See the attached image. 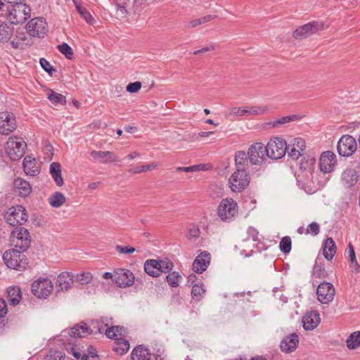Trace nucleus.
Here are the masks:
<instances>
[{
	"label": "nucleus",
	"instance_id": "f704fd0d",
	"mask_svg": "<svg viewBox=\"0 0 360 360\" xmlns=\"http://www.w3.org/2000/svg\"><path fill=\"white\" fill-rule=\"evenodd\" d=\"M13 34V27L9 26L7 23L3 22L0 25V42H8Z\"/></svg>",
	"mask_w": 360,
	"mask_h": 360
},
{
	"label": "nucleus",
	"instance_id": "9b49d317",
	"mask_svg": "<svg viewBox=\"0 0 360 360\" xmlns=\"http://www.w3.org/2000/svg\"><path fill=\"white\" fill-rule=\"evenodd\" d=\"M324 23L320 21H312L307 23L293 32V37L295 39H304L324 30Z\"/></svg>",
	"mask_w": 360,
	"mask_h": 360
},
{
	"label": "nucleus",
	"instance_id": "774afa93",
	"mask_svg": "<svg viewBox=\"0 0 360 360\" xmlns=\"http://www.w3.org/2000/svg\"><path fill=\"white\" fill-rule=\"evenodd\" d=\"M200 25H201V22L200 20V18H198V19H195V20H191L190 22H188L187 27L189 28H193Z\"/></svg>",
	"mask_w": 360,
	"mask_h": 360
},
{
	"label": "nucleus",
	"instance_id": "a211bd4d",
	"mask_svg": "<svg viewBox=\"0 0 360 360\" xmlns=\"http://www.w3.org/2000/svg\"><path fill=\"white\" fill-rule=\"evenodd\" d=\"M337 164L336 155L332 151L323 152L319 160L320 170L324 173H330L333 171Z\"/></svg>",
	"mask_w": 360,
	"mask_h": 360
},
{
	"label": "nucleus",
	"instance_id": "20e7f679",
	"mask_svg": "<svg viewBox=\"0 0 360 360\" xmlns=\"http://www.w3.org/2000/svg\"><path fill=\"white\" fill-rule=\"evenodd\" d=\"M26 146L27 144L22 138L11 136L6 143L5 150L9 158L16 161L24 155Z\"/></svg>",
	"mask_w": 360,
	"mask_h": 360
},
{
	"label": "nucleus",
	"instance_id": "72a5a7b5",
	"mask_svg": "<svg viewBox=\"0 0 360 360\" xmlns=\"http://www.w3.org/2000/svg\"><path fill=\"white\" fill-rule=\"evenodd\" d=\"M130 345L129 341L124 339L123 337L115 340L113 345V350L120 355H123L129 349Z\"/></svg>",
	"mask_w": 360,
	"mask_h": 360
},
{
	"label": "nucleus",
	"instance_id": "09e8293b",
	"mask_svg": "<svg viewBox=\"0 0 360 360\" xmlns=\"http://www.w3.org/2000/svg\"><path fill=\"white\" fill-rule=\"evenodd\" d=\"M158 266L160 271V274L162 273H167L173 269V264L168 259L158 260Z\"/></svg>",
	"mask_w": 360,
	"mask_h": 360
},
{
	"label": "nucleus",
	"instance_id": "9d476101",
	"mask_svg": "<svg viewBox=\"0 0 360 360\" xmlns=\"http://www.w3.org/2000/svg\"><path fill=\"white\" fill-rule=\"evenodd\" d=\"M53 290V284L47 278H40L32 284V292L39 298H47Z\"/></svg>",
	"mask_w": 360,
	"mask_h": 360
},
{
	"label": "nucleus",
	"instance_id": "37998d69",
	"mask_svg": "<svg viewBox=\"0 0 360 360\" xmlns=\"http://www.w3.org/2000/svg\"><path fill=\"white\" fill-rule=\"evenodd\" d=\"M93 281V275L90 272H81L74 276V281L81 285H87Z\"/></svg>",
	"mask_w": 360,
	"mask_h": 360
},
{
	"label": "nucleus",
	"instance_id": "f257e3e1",
	"mask_svg": "<svg viewBox=\"0 0 360 360\" xmlns=\"http://www.w3.org/2000/svg\"><path fill=\"white\" fill-rule=\"evenodd\" d=\"M1 15L4 16L11 23L21 24L30 18L31 9L22 2L5 4L0 0Z\"/></svg>",
	"mask_w": 360,
	"mask_h": 360
},
{
	"label": "nucleus",
	"instance_id": "bb28decb",
	"mask_svg": "<svg viewBox=\"0 0 360 360\" xmlns=\"http://www.w3.org/2000/svg\"><path fill=\"white\" fill-rule=\"evenodd\" d=\"M68 343L66 345V350L74 357L79 360H89V356L86 352L81 350L77 345H75L74 341L71 340H67Z\"/></svg>",
	"mask_w": 360,
	"mask_h": 360
},
{
	"label": "nucleus",
	"instance_id": "e433bc0d",
	"mask_svg": "<svg viewBox=\"0 0 360 360\" xmlns=\"http://www.w3.org/2000/svg\"><path fill=\"white\" fill-rule=\"evenodd\" d=\"M158 260L148 259L144 264V270L149 275L153 277L160 276V271L158 266Z\"/></svg>",
	"mask_w": 360,
	"mask_h": 360
},
{
	"label": "nucleus",
	"instance_id": "b1692460",
	"mask_svg": "<svg viewBox=\"0 0 360 360\" xmlns=\"http://www.w3.org/2000/svg\"><path fill=\"white\" fill-rule=\"evenodd\" d=\"M210 262V255L207 252L200 253L193 263V269L195 272L201 274L205 271Z\"/></svg>",
	"mask_w": 360,
	"mask_h": 360
},
{
	"label": "nucleus",
	"instance_id": "3c124183",
	"mask_svg": "<svg viewBox=\"0 0 360 360\" xmlns=\"http://www.w3.org/2000/svg\"><path fill=\"white\" fill-rule=\"evenodd\" d=\"M247 115V110L246 107L240 108V107H232L229 109V116L231 117H242Z\"/></svg>",
	"mask_w": 360,
	"mask_h": 360
},
{
	"label": "nucleus",
	"instance_id": "393cba45",
	"mask_svg": "<svg viewBox=\"0 0 360 360\" xmlns=\"http://www.w3.org/2000/svg\"><path fill=\"white\" fill-rule=\"evenodd\" d=\"M342 181L347 188L354 186L358 181L357 172L353 168L346 169L342 174Z\"/></svg>",
	"mask_w": 360,
	"mask_h": 360
},
{
	"label": "nucleus",
	"instance_id": "f03ea898",
	"mask_svg": "<svg viewBox=\"0 0 360 360\" xmlns=\"http://www.w3.org/2000/svg\"><path fill=\"white\" fill-rule=\"evenodd\" d=\"M112 325V319L102 317L98 320L92 321L90 327L84 322L75 325L68 332L71 338H84L94 331L100 333H105L107 328Z\"/></svg>",
	"mask_w": 360,
	"mask_h": 360
},
{
	"label": "nucleus",
	"instance_id": "5fc2aeb1",
	"mask_svg": "<svg viewBox=\"0 0 360 360\" xmlns=\"http://www.w3.org/2000/svg\"><path fill=\"white\" fill-rule=\"evenodd\" d=\"M129 6L127 4L117 5L116 15L117 18H124L127 15V7Z\"/></svg>",
	"mask_w": 360,
	"mask_h": 360
},
{
	"label": "nucleus",
	"instance_id": "cd10ccee",
	"mask_svg": "<svg viewBox=\"0 0 360 360\" xmlns=\"http://www.w3.org/2000/svg\"><path fill=\"white\" fill-rule=\"evenodd\" d=\"M14 188L22 197L27 196L32 191L30 183L22 178H17L13 183Z\"/></svg>",
	"mask_w": 360,
	"mask_h": 360
},
{
	"label": "nucleus",
	"instance_id": "49530a36",
	"mask_svg": "<svg viewBox=\"0 0 360 360\" xmlns=\"http://www.w3.org/2000/svg\"><path fill=\"white\" fill-rule=\"evenodd\" d=\"M247 115H259L265 113L268 110L266 105L246 107Z\"/></svg>",
	"mask_w": 360,
	"mask_h": 360
},
{
	"label": "nucleus",
	"instance_id": "c756f323",
	"mask_svg": "<svg viewBox=\"0 0 360 360\" xmlns=\"http://www.w3.org/2000/svg\"><path fill=\"white\" fill-rule=\"evenodd\" d=\"M336 253L335 243L332 238H328L323 247V255L328 260H331Z\"/></svg>",
	"mask_w": 360,
	"mask_h": 360
},
{
	"label": "nucleus",
	"instance_id": "0e129e2a",
	"mask_svg": "<svg viewBox=\"0 0 360 360\" xmlns=\"http://www.w3.org/2000/svg\"><path fill=\"white\" fill-rule=\"evenodd\" d=\"M323 273L322 272L321 268L319 265H315L313 270V275L316 278H321Z\"/></svg>",
	"mask_w": 360,
	"mask_h": 360
},
{
	"label": "nucleus",
	"instance_id": "6e6552de",
	"mask_svg": "<svg viewBox=\"0 0 360 360\" xmlns=\"http://www.w3.org/2000/svg\"><path fill=\"white\" fill-rule=\"evenodd\" d=\"M250 177L247 170L236 169L230 176L229 185L233 192H241L250 184Z\"/></svg>",
	"mask_w": 360,
	"mask_h": 360
},
{
	"label": "nucleus",
	"instance_id": "c85d7f7f",
	"mask_svg": "<svg viewBox=\"0 0 360 360\" xmlns=\"http://www.w3.org/2000/svg\"><path fill=\"white\" fill-rule=\"evenodd\" d=\"M150 357L149 349L142 345L135 347L131 354V360H150Z\"/></svg>",
	"mask_w": 360,
	"mask_h": 360
},
{
	"label": "nucleus",
	"instance_id": "0eeeda50",
	"mask_svg": "<svg viewBox=\"0 0 360 360\" xmlns=\"http://www.w3.org/2000/svg\"><path fill=\"white\" fill-rule=\"evenodd\" d=\"M266 156L273 160L283 158L287 152V143L281 137L271 139L266 146Z\"/></svg>",
	"mask_w": 360,
	"mask_h": 360
},
{
	"label": "nucleus",
	"instance_id": "338daca9",
	"mask_svg": "<svg viewBox=\"0 0 360 360\" xmlns=\"http://www.w3.org/2000/svg\"><path fill=\"white\" fill-rule=\"evenodd\" d=\"M350 262V267L352 269L356 272L359 273L360 271V265L358 264L356 259L349 261Z\"/></svg>",
	"mask_w": 360,
	"mask_h": 360
},
{
	"label": "nucleus",
	"instance_id": "79ce46f5",
	"mask_svg": "<svg viewBox=\"0 0 360 360\" xmlns=\"http://www.w3.org/2000/svg\"><path fill=\"white\" fill-rule=\"evenodd\" d=\"M157 167H158L157 163L153 162L148 165H142V166H135L132 168H130L128 170V172L130 174H140V173H143V172H147L152 171V170L156 169Z\"/></svg>",
	"mask_w": 360,
	"mask_h": 360
},
{
	"label": "nucleus",
	"instance_id": "7c9ffc66",
	"mask_svg": "<svg viewBox=\"0 0 360 360\" xmlns=\"http://www.w3.org/2000/svg\"><path fill=\"white\" fill-rule=\"evenodd\" d=\"M50 174L58 186H62L64 184L62 177L61 167L58 162H53L50 165Z\"/></svg>",
	"mask_w": 360,
	"mask_h": 360
},
{
	"label": "nucleus",
	"instance_id": "052dcab7",
	"mask_svg": "<svg viewBox=\"0 0 360 360\" xmlns=\"http://www.w3.org/2000/svg\"><path fill=\"white\" fill-rule=\"evenodd\" d=\"M39 63L42 68L48 73H51L53 70L52 65L46 59L41 58L39 60Z\"/></svg>",
	"mask_w": 360,
	"mask_h": 360
},
{
	"label": "nucleus",
	"instance_id": "58836bf2",
	"mask_svg": "<svg viewBox=\"0 0 360 360\" xmlns=\"http://www.w3.org/2000/svg\"><path fill=\"white\" fill-rule=\"evenodd\" d=\"M349 349H355L360 346V330L352 333L346 340Z\"/></svg>",
	"mask_w": 360,
	"mask_h": 360
},
{
	"label": "nucleus",
	"instance_id": "4c0bfd02",
	"mask_svg": "<svg viewBox=\"0 0 360 360\" xmlns=\"http://www.w3.org/2000/svg\"><path fill=\"white\" fill-rule=\"evenodd\" d=\"M124 328L122 327L116 326H110L106 328L105 334L110 339H114L115 341L123 337Z\"/></svg>",
	"mask_w": 360,
	"mask_h": 360
},
{
	"label": "nucleus",
	"instance_id": "423d86ee",
	"mask_svg": "<svg viewBox=\"0 0 360 360\" xmlns=\"http://www.w3.org/2000/svg\"><path fill=\"white\" fill-rule=\"evenodd\" d=\"M10 242L11 245L19 248V250L26 251L31 243V238L27 229L18 227L13 230L10 236Z\"/></svg>",
	"mask_w": 360,
	"mask_h": 360
},
{
	"label": "nucleus",
	"instance_id": "de8ad7c7",
	"mask_svg": "<svg viewBox=\"0 0 360 360\" xmlns=\"http://www.w3.org/2000/svg\"><path fill=\"white\" fill-rule=\"evenodd\" d=\"M205 290L203 288L202 284H195L191 290V294L193 298L196 300L200 301L204 296Z\"/></svg>",
	"mask_w": 360,
	"mask_h": 360
},
{
	"label": "nucleus",
	"instance_id": "4468645a",
	"mask_svg": "<svg viewBox=\"0 0 360 360\" xmlns=\"http://www.w3.org/2000/svg\"><path fill=\"white\" fill-rule=\"evenodd\" d=\"M305 150L306 143L302 138H294L287 144L288 155L292 160H297L304 156Z\"/></svg>",
	"mask_w": 360,
	"mask_h": 360
},
{
	"label": "nucleus",
	"instance_id": "1a4fd4ad",
	"mask_svg": "<svg viewBox=\"0 0 360 360\" xmlns=\"http://www.w3.org/2000/svg\"><path fill=\"white\" fill-rule=\"evenodd\" d=\"M5 218L8 224L15 226L25 224L27 221L28 215L23 206L17 205L9 208Z\"/></svg>",
	"mask_w": 360,
	"mask_h": 360
},
{
	"label": "nucleus",
	"instance_id": "c9c22d12",
	"mask_svg": "<svg viewBox=\"0 0 360 360\" xmlns=\"http://www.w3.org/2000/svg\"><path fill=\"white\" fill-rule=\"evenodd\" d=\"M50 205L55 208L60 207L66 201V198L60 192H55L48 199Z\"/></svg>",
	"mask_w": 360,
	"mask_h": 360
},
{
	"label": "nucleus",
	"instance_id": "e2e57ef3",
	"mask_svg": "<svg viewBox=\"0 0 360 360\" xmlns=\"http://www.w3.org/2000/svg\"><path fill=\"white\" fill-rule=\"evenodd\" d=\"M348 254L349 257V261L356 259V255L354 252V248L351 243L348 244Z\"/></svg>",
	"mask_w": 360,
	"mask_h": 360
},
{
	"label": "nucleus",
	"instance_id": "aec40b11",
	"mask_svg": "<svg viewBox=\"0 0 360 360\" xmlns=\"http://www.w3.org/2000/svg\"><path fill=\"white\" fill-rule=\"evenodd\" d=\"M74 276L70 272L63 271L57 278L56 283L57 291H68L72 287Z\"/></svg>",
	"mask_w": 360,
	"mask_h": 360
},
{
	"label": "nucleus",
	"instance_id": "8fccbe9b",
	"mask_svg": "<svg viewBox=\"0 0 360 360\" xmlns=\"http://www.w3.org/2000/svg\"><path fill=\"white\" fill-rule=\"evenodd\" d=\"M291 238L289 236L283 237L279 243V248L282 252L289 253L291 250Z\"/></svg>",
	"mask_w": 360,
	"mask_h": 360
},
{
	"label": "nucleus",
	"instance_id": "c03bdc74",
	"mask_svg": "<svg viewBox=\"0 0 360 360\" xmlns=\"http://www.w3.org/2000/svg\"><path fill=\"white\" fill-rule=\"evenodd\" d=\"M74 2L76 9L78 11V13L81 15V16L84 18V20L91 24L93 21V17L90 14V13L83 6H82L77 0H72Z\"/></svg>",
	"mask_w": 360,
	"mask_h": 360
},
{
	"label": "nucleus",
	"instance_id": "a878e982",
	"mask_svg": "<svg viewBox=\"0 0 360 360\" xmlns=\"http://www.w3.org/2000/svg\"><path fill=\"white\" fill-rule=\"evenodd\" d=\"M23 169L26 174L36 176L39 173V169L37 165L35 158L27 155L23 160Z\"/></svg>",
	"mask_w": 360,
	"mask_h": 360
},
{
	"label": "nucleus",
	"instance_id": "f3484780",
	"mask_svg": "<svg viewBox=\"0 0 360 360\" xmlns=\"http://www.w3.org/2000/svg\"><path fill=\"white\" fill-rule=\"evenodd\" d=\"M27 31L32 37H44L47 32L46 22L42 18H33L27 23Z\"/></svg>",
	"mask_w": 360,
	"mask_h": 360
},
{
	"label": "nucleus",
	"instance_id": "473e14b6",
	"mask_svg": "<svg viewBox=\"0 0 360 360\" xmlns=\"http://www.w3.org/2000/svg\"><path fill=\"white\" fill-rule=\"evenodd\" d=\"M8 302L15 306L18 304L21 300V290L18 286L9 287L7 290Z\"/></svg>",
	"mask_w": 360,
	"mask_h": 360
},
{
	"label": "nucleus",
	"instance_id": "864d4df0",
	"mask_svg": "<svg viewBox=\"0 0 360 360\" xmlns=\"http://www.w3.org/2000/svg\"><path fill=\"white\" fill-rule=\"evenodd\" d=\"M320 232V226L316 222H312L309 224L306 229V234H310L314 236H317Z\"/></svg>",
	"mask_w": 360,
	"mask_h": 360
},
{
	"label": "nucleus",
	"instance_id": "ea45409f",
	"mask_svg": "<svg viewBox=\"0 0 360 360\" xmlns=\"http://www.w3.org/2000/svg\"><path fill=\"white\" fill-rule=\"evenodd\" d=\"M297 117H298V116L295 115L283 117L276 120L269 122L266 123V125L269 126V127H271V128H276L282 124H285L293 122V121L296 120L297 119Z\"/></svg>",
	"mask_w": 360,
	"mask_h": 360
},
{
	"label": "nucleus",
	"instance_id": "5701e85b",
	"mask_svg": "<svg viewBox=\"0 0 360 360\" xmlns=\"http://www.w3.org/2000/svg\"><path fill=\"white\" fill-rule=\"evenodd\" d=\"M90 155L94 160L103 164L116 162L118 161L117 156L110 151L92 150Z\"/></svg>",
	"mask_w": 360,
	"mask_h": 360
},
{
	"label": "nucleus",
	"instance_id": "a19ab883",
	"mask_svg": "<svg viewBox=\"0 0 360 360\" xmlns=\"http://www.w3.org/2000/svg\"><path fill=\"white\" fill-rule=\"evenodd\" d=\"M47 98L53 104L55 105H65L66 103V99L63 95L56 93L51 89L48 90Z\"/></svg>",
	"mask_w": 360,
	"mask_h": 360
},
{
	"label": "nucleus",
	"instance_id": "2eb2a0df",
	"mask_svg": "<svg viewBox=\"0 0 360 360\" xmlns=\"http://www.w3.org/2000/svg\"><path fill=\"white\" fill-rule=\"evenodd\" d=\"M357 145L355 139L352 136H342L337 146L338 151L341 156H349L356 150Z\"/></svg>",
	"mask_w": 360,
	"mask_h": 360
},
{
	"label": "nucleus",
	"instance_id": "a18cd8bd",
	"mask_svg": "<svg viewBox=\"0 0 360 360\" xmlns=\"http://www.w3.org/2000/svg\"><path fill=\"white\" fill-rule=\"evenodd\" d=\"M167 281L171 287H177L181 278V275L177 271H172L167 274Z\"/></svg>",
	"mask_w": 360,
	"mask_h": 360
},
{
	"label": "nucleus",
	"instance_id": "ddd939ff",
	"mask_svg": "<svg viewBox=\"0 0 360 360\" xmlns=\"http://www.w3.org/2000/svg\"><path fill=\"white\" fill-rule=\"evenodd\" d=\"M17 123L13 112L4 111L0 112V134L8 135L15 130Z\"/></svg>",
	"mask_w": 360,
	"mask_h": 360
},
{
	"label": "nucleus",
	"instance_id": "7ed1b4c3",
	"mask_svg": "<svg viewBox=\"0 0 360 360\" xmlns=\"http://www.w3.org/2000/svg\"><path fill=\"white\" fill-rule=\"evenodd\" d=\"M5 264L10 269L23 271L26 269L27 262L22 251L12 248L6 250L3 255Z\"/></svg>",
	"mask_w": 360,
	"mask_h": 360
},
{
	"label": "nucleus",
	"instance_id": "69168bd1",
	"mask_svg": "<svg viewBox=\"0 0 360 360\" xmlns=\"http://www.w3.org/2000/svg\"><path fill=\"white\" fill-rule=\"evenodd\" d=\"M87 356H89V360L91 359V360H94L96 357H97L96 354V349L93 347L92 346H90L88 348V354L86 353Z\"/></svg>",
	"mask_w": 360,
	"mask_h": 360
},
{
	"label": "nucleus",
	"instance_id": "603ef678",
	"mask_svg": "<svg viewBox=\"0 0 360 360\" xmlns=\"http://www.w3.org/2000/svg\"><path fill=\"white\" fill-rule=\"evenodd\" d=\"M58 49L68 59H71L73 56L72 48L66 43H63L58 46Z\"/></svg>",
	"mask_w": 360,
	"mask_h": 360
},
{
	"label": "nucleus",
	"instance_id": "6e6d98bb",
	"mask_svg": "<svg viewBox=\"0 0 360 360\" xmlns=\"http://www.w3.org/2000/svg\"><path fill=\"white\" fill-rule=\"evenodd\" d=\"M141 86L142 84L140 82L129 83L127 86L126 90L129 93H136L141 89Z\"/></svg>",
	"mask_w": 360,
	"mask_h": 360
},
{
	"label": "nucleus",
	"instance_id": "13d9d810",
	"mask_svg": "<svg viewBox=\"0 0 360 360\" xmlns=\"http://www.w3.org/2000/svg\"><path fill=\"white\" fill-rule=\"evenodd\" d=\"M43 151L45 155L48 156L49 159L52 158L53 155V148L51 146V144L49 142H46L44 147H43Z\"/></svg>",
	"mask_w": 360,
	"mask_h": 360
},
{
	"label": "nucleus",
	"instance_id": "412c9836",
	"mask_svg": "<svg viewBox=\"0 0 360 360\" xmlns=\"http://www.w3.org/2000/svg\"><path fill=\"white\" fill-rule=\"evenodd\" d=\"M320 315L317 311L307 312L302 317V325L305 330H312L320 323Z\"/></svg>",
	"mask_w": 360,
	"mask_h": 360
},
{
	"label": "nucleus",
	"instance_id": "f8f14e48",
	"mask_svg": "<svg viewBox=\"0 0 360 360\" xmlns=\"http://www.w3.org/2000/svg\"><path fill=\"white\" fill-rule=\"evenodd\" d=\"M248 155L250 164L254 165H261L266 160V147L260 142L255 143L249 147Z\"/></svg>",
	"mask_w": 360,
	"mask_h": 360
},
{
	"label": "nucleus",
	"instance_id": "680f3d73",
	"mask_svg": "<svg viewBox=\"0 0 360 360\" xmlns=\"http://www.w3.org/2000/svg\"><path fill=\"white\" fill-rule=\"evenodd\" d=\"M7 314V305L6 301L0 299V318L4 317Z\"/></svg>",
	"mask_w": 360,
	"mask_h": 360
},
{
	"label": "nucleus",
	"instance_id": "2f4dec72",
	"mask_svg": "<svg viewBox=\"0 0 360 360\" xmlns=\"http://www.w3.org/2000/svg\"><path fill=\"white\" fill-rule=\"evenodd\" d=\"M248 153L239 150L235 155V165L236 169L247 170L249 164Z\"/></svg>",
	"mask_w": 360,
	"mask_h": 360
},
{
	"label": "nucleus",
	"instance_id": "4be33fe9",
	"mask_svg": "<svg viewBox=\"0 0 360 360\" xmlns=\"http://www.w3.org/2000/svg\"><path fill=\"white\" fill-rule=\"evenodd\" d=\"M299 344V337L296 333L285 336L280 344V348L285 353H291L296 349Z\"/></svg>",
	"mask_w": 360,
	"mask_h": 360
},
{
	"label": "nucleus",
	"instance_id": "bf43d9fd",
	"mask_svg": "<svg viewBox=\"0 0 360 360\" xmlns=\"http://www.w3.org/2000/svg\"><path fill=\"white\" fill-rule=\"evenodd\" d=\"M199 234H200L199 229L197 226H193L188 231V238L191 240L195 239L199 236Z\"/></svg>",
	"mask_w": 360,
	"mask_h": 360
},
{
	"label": "nucleus",
	"instance_id": "dca6fc26",
	"mask_svg": "<svg viewBox=\"0 0 360 360\" xmlns=\"http://www.w3.org/2000/svg\"><path fill=\"white\" fill-rule=\"evenodd\" d=\"M335 294V288L330 283L323 282L317 287V299L322 304H327L331 302L334 299Z\"/></svg>",
	"mask_w": 360,
	"mask_h": 360
},
{
	"label": "nucleus",
	"instance_id": "6ab92c4d",
	"mask_svg": "<svg viewBox=\"0 0 360 360\" xmlns=\"http://www.w3.org/2000/svg\"><path fill=\"white\" fill-rule=\"evenodd\" d=\"M134 276L132 272L125 269L115 270V283L120 288L129 287L133 285Z\"/></svg>",
	"mask_w": 360,
	"mask_h": 360
},
{
	"label": "nucleus",
	"instance_id": "4d7b16f0",
	"mask_svg": "<svg viewBox=\"0 0 360 360\" xmlns=\"http://www.w3.org/2000/svg\"><path fill=\"white\" fill-rule=\"evenodd\" d=\"M115 250L120 254H131L135 252V248L131 246L116 245Z\"/></svg>",
	"mask_w": 360,
	"mask_h": 360
},
{
	"label": "nucleus",
	"instance_id": "39448f33",
	"mask_svg": "<svg viewBox=\"0 0 360 360\" xmlns=\"http://www.w3.org/2000/svg\"><path fill=\"white\" fill-rule=\"evenodd\" d=\"M238 212V205L232 198L223 199L217 207L218 217L225 222L232 221L237 216Z\"/></svg>",
	"mask_w": 360,
	"mask_h": 360
}]
</instances>
